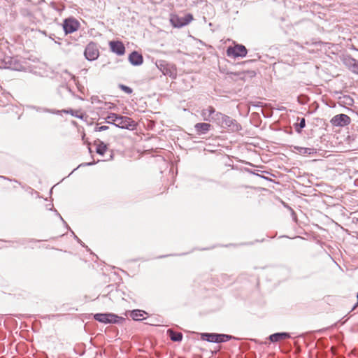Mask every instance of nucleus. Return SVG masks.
Instances as JSON below:
<instances>
[{"label":"nucleus","mask_w":358,"mask_h":358,"mask_svg":"<svg viewBox=\"0 0 358 358\" xmlns=\"http://www.w3.org/2000/svg\"><path fill=\"white\" fill-rule=\"evenodd\" d=\"M213 117V122L217 124L222 129H228L231 131H238L242 128L237 121L231 117L226 115L220 112Z\"/></svg>","instance_id":"nucleus-1"},{"label":"nucleus","mask_w":358,"mask_h":358,"mask_svg":"<svg viewBox=\"0 0 358 358\" xmlns=\"http://www.w3.org/2000/svg\"><path fill=\"white\" fill-rule=\"evenodd\" d=\"M93 318L103 324H122L125 322V318L118 316L114 313H96L93 315Z\"/></svg>","instance_id":"nucleus-2"},{"label":"nucleus","mask_w":358,"mask_h":358,"mask_svg":"<svg viewBox=\"0 0 358 358\" xmlns=\"http://www.w3.org/2000/svg\"><path fill=\"white\" fill-rule=\"evenodd\" d=\"M201 338L203 341L215 343H224L231 339H236L233 336L217 333H203L201 335Z\"/></svg>","instance_id":"nucleus-3"},{"label":"nucleus","mask_w":358,"mask_h":358,"mask_svg":"<svg viewBox=\"0 0 358 358\" xmlns=\"http://www.w3.org/2000/svg\"><path fill=\"white\" fill-rule=\"evenodd\" d=\"M0 68L21 71L23 66L17 58L5 56L0 61Z\"/></svg>","instance_id":"nucleus-4"},{"label":"nucleus","mask_w":358,"mask_h":358,"mask_svg":"<svg viewBox=\"0 0 358 358\" xmlns=\"http://www.w3.org/2000/svg\"><path fill=\"white\" fill-rule=\"evenodd\" d=\"M114 126L123 129L134 130L136 127V123L134 120L127 116H123L117 114Z\"/></svg>","instance_id":"nucleus-5"},{"label":"nucleus","mask_w":358,"mask_h":358,"mask_svg":"<svg viewBox=\"0 0 358 358\" xmlns=\"http://www.w3.org/2000/svg\"><path fill=\"white\" fill-rule=\"evenodd\" d=\"M193 20V16L190 13L185 15L183 17H179L178 15H173L171 18V23L173 27L176 28H180L187 25Z\"/></svg>","instance_id":"nucleus-6"},{"label":"nucleus","mask_w":358,"mask_h":358,"mask_svg":"<svg viewBox=\"0 0 358 358\" xmlns=\"http://www.w3.org/2000/svg\"><path fill=\"white\" fill-rule=\"evenodd\" d=\"M84 55L89 61L96 60L99 56V50L96 43L90 42L85 47Z\"/></svg>","instance_id":"nucleus-7"},{"label":"nucleus","mask_w":358,"mask_h":358,"mask_svg":"<svg viewBox=\"0 0 358 358\" xmlns=\"http://www.w3.org/2000/svg\"><path fill=\"white\" fill-rule=\"evenodd\" d=\"M63 29L65 34L75 32L80 27V22L73 17L66 18L63 22Z\"/></svg>","instance_id":"nucleus-8"},{"label":"nucleus","mask_w":358,"mask_h":358,"mask_svg":"<svg viewBox=\"0 0 358 358\" xmlns=\"http://www.w3.org/2000/svg\"><path fill=\"white\" fill-rule=\"evenodd\" d=\"M228 56L234 57H244L248 53L246 48L242 44H236L234 47H229L227 50Z\"/></svg>","instance_id":"nucleus-9"},{"label":"nucleus","mask_w":358,"mask_h":358,"mask_svg":"<svg viewBox=\"0 0 358 358\" xmlns=\"http://www.w3.org/2000/svg\"><path fill=\"white\" fill-rule=\"evenodd\" d=\"M342 62L350 71L358 75V60L350 55H344Z\"/></svg>","instance_id":"nucleus-10"},{"label":"nucleus","mask_w":358,"mask_h":358,"mask_svg":"<svg viewBox=\"0 0 358 358\" xmlns=\"http://www.w3.org/2000/svg\"><path fill=\"white\" fill-rule=\"evenodd\" d=\"M351 122L350 117L345 114H338L332 117L331 123L336 127H345Z\"/></svg>","instance_id":"nucleus-11"},{"label":"nucleus","mask_w":358,"mask_h":358,"mask_svg":"<svg viewBox=\"0 0 358 358\" xmlns=\"http://www.w3.org/2000/svg\"><path fill=\"white\" fill-rule=\"evenodd\" d=\"M109 46L111 51L119 56L125 53L124 45L120 41H111L109 42Z\"/></svg>","instance_id":"nucleus-12"},{"label":"nucleus","mask_w":358,"mask_h":358,"mask_svg":"<svg viewBox=\"0 0 358 358\" xmlns=\"http://www.w3.org/2000/svg\"><path fill=\"white\" fill-rule=\"evenodd\" d=\"M129 62L133 66H140L143 62L142 55L137 51L131 52L129 55Z\"/></svg>","instance_id":"nucleus-13"},{"label":"nucleus","mask_w":358,"mask_h":358,"mask_svg":"<svg viewBox=\"0 0 358 358\" xmlns=\"http://www.w3.org/2000/svg\"><path fill=\"white\" fill-rule=\"evenodd\" d=\"M211 127L210 124L206 122H199L194 125V129L198 135L207 134L210 130Z\"/></svg>","instance_id":"nucleus-14"},{"label":"nucleus","mask_w":358,"mask_h":358,"mask_svg":"<svg viewBox=\"0 0 358 358\" xmlns=\"http://www.w3.org/2000/svg\"><path fill=\"white\" fill-rule=\"evenodd\" d=\"M217 112L213 106H208L207 108L202 110L201 116L206 121H213V117L217 114Z\"/></svg>","instance_id":"nucleus-15"},{"label":"nucleus","mask_w":358,"mask_h":358,"mask_svg":"<svg viewBox=\"0 0 358 358\" xmlns=\"http://www.w3.org/2000/svg\"><path fill=\"white\" fill-rule=\"evenodd\" d=\"M290 338V334L287 332H278L268 336V339L272 343H276L281 340Z\"/></svg>","instance_id":"nucleus-16"},{"label":"nucleus","mask_w":358,"mask_h":358,"mask_svg":"<svg viewBox=\"0 0 358 358\" xmlns=\"http://www.w3.org/2000/svg\"><path fill=\"white\" fill-rule=\"evenodd\" d=\"M148 313L143 310L136 309L130 311L129 316L136 321H141L145 319V315H147Z\"/></svg>","instance_id":"nucleus-17"},{"label":"nucleus","mask_w":358,"mask_h":358,"mask_svg":"<svg viewBox=\"0 0 358 358\" xmlns=\"http://www.w3.org/2000/svg\"><path fill=\"white\" fill-rule=\"evenodd\" d=\"M167 334L170 339L174 342H180L182 340L183 336L180 332H177L171 329L167 330Z\"/></svg>","instance_id":"nucleus-18"},{"label":"nucleus","mask_w":358,"mask_h":358,"mask_svg":"<svg viewBox=\"0 0 358 358\" xmlns=\"http://www.w3.org/2000/svg\"><path fill=\"white\" fill-rule=\"evenodd\" d=\"M294 149L300 155H310L314 153H316V149L312 148H304V147H300V146H295Z\"/></svg>","instance_id":"nucleus-19"},{"label":"nucleus","mask_w":358,"mask_h":358,"mask_svg":"<svg viewBox=\"0 0 358 358\" xmlns=\"http://www.w3.org/2000/svg\"><path fill=\"white\" fill-rule=\"evenodd\" d=\"M107 149V145L103 141L99 140V143L97 144L96 148V152L98 155L103 156L106 152Z\"/></svg>","instance_id":"nucleus-20"},{"label":"nucleus","mask_w":358,"mask_h":358,"mask_svg":"<svg viewBox=\"0 0 358 358\" xmlns=\"http://www.w3.org/2000/svg\"><path fill=\"white\" fill-rule=\"evenodd\" d=\"M31 108L36 110L37 112L40 113H49L52 114L60 115V111L59 110L49 109L38 106H31Z\"/></svg>","instance_id":"nucleus-21"},{"label":"nucleus","mask_w":358,"mask_h":358,"mask_svg":"<svg viewBox=\"0 0 358 358\" xmlns=\"http://www.w3.org/2000/svg\"><path fill=\"white\" fill-rule=\"evenodd\" d=\"M299 122H296L294 124L296 132L300 134L302 129L306 127V119L304 117L298 118Z\"/></svg>","instance_id":"nucleus-22"},{"label":"nucleus","mask_w":358,"mask_h":358,"mask_svg":"<svg viewBox=\"0 0 358 358\" xmlns=\"http://www.w3.org/2000/svg\"><path fill=\"white\" fill-rule=\"evenodd\" d=\"M277 273L282 279H286L290 274V270L289 268L283 266L277 269Z\"/></svg>","instance_id":"nucleus-23"},{"label":"nucleus","mask_w":358,"mask_h":358,"mask_svg":"<svg viewBox=\"0 0 358 358\" xmlns=\"http://www.w3.org/2000/svg\"><path fill=\"white\" fill-rule=\"evenodd\" d=\"M117 113H111L106 117V122L108 124H113L114 126L116 119H117Z\"/></svg>","instance_id":"nucleus-24"},{"label":"nucleus","mask_w":358,"mask_h":358,"mask_svg":"<svg viewBox=\"0 0 358 358\" xmlns=\"http://www.w3.org/2000/svg\"><path fill=\"white\" fill-rule=\"evenodd\" d=\"M62 77L64 78V80H75L76 77L74 75L69 73L67 70H64L62 71Z\"/></svg>","instance_id":"nucleus-25"},{"label":"nucleus","mask_w":358,"mask_h":358,"mask_svg":"<svg viewBox=\"0 0 358 358\" xmlns=\"http://www.w3.org/2000/svg\"><path fill=\"white\" fill-rule=\"evenodd\" d=\"M297 99H298V102L302 105L306 104L309 100L308 97L303 94L299 95L298 96Z\"/></svg>","instance_id":"nucleus-26"},{"label":"nucleus","mask_w":358,"mask_h":358,"mask_svg":"<svg viewBox=\"0 0 358 358\" xmlns=\"http://www.w3.org/2000/svg\"><path fill=\"white\" fill-rule=\"evenodd\" d=\"M119 88H120L123 92L128 94H130L133 92V90L130 87L124 85L123 84H120Z\"/></svg>","instance_id":"nucleus-27"},{"label":"nucleus","mask_w":358,"mask_h":358,"mask_svg":"<svg viewBox=\"0 0 358 358\" xmlns=\"http://www.w3.org/2000/svg\"><path fill=\"white\" fill-rule=\"evenodd\" d=\"M249 104L250 106H252L254 108H262L264 106V103L261 101H250Z\"/></svg>","instance_id":"nucleus-28"},{"label":"nucleus","mask_w":358,"mask_h":358,"mask_svg":"<svg viewBox=\"0 0 358 358\" xmlns=\"http://www.w3.org/2000/svg\"><path fill=\"white\" fill-rule=\"evenodd\" d=\"M98 125L99 124H97L96 126L95 127L94 131H103L110 129L108 126L103 125L99 127Z\"/></svg>","instance_id":"nucleus-29"},{"label":"nucleus","mask_w":358,"mask_h":358,"mask_svg":"<svg viewBox=\"0 0 358 358\" xmlns=\"http://www.w3.org/2000/svg\"><path fill=\"white\" fill-rule=\"evenodd\" d=\"M59 110L60 111V114L64 113H66V114H71L73 116H76L78 117H80V116L75 115V111L72 109H68V110L63 109V110Z\"/></svg>","instance_id":"nucleus-30"},{"label":"nucleus","mask_w":358,"mask_h":358,"mask_svg":"<svg viewBox=\"0 0 358 358\" xmlns=\"http://www.w3.org/2000/svg\"><path fill=\"white\" fill-rule=\"evenodd\" d=\"M52 211L55 212V215L62 221V222L64 223V224L68 228L70 229L69 227L68 226L67 223L64 221V220L62 218V215L59 214V213L56 210V209H54L52 210Z\"/></svg>","instance_id":"nucleus-31"},{"label":"nucleus","mask_w":358,"mask_h":358,"mask_svg":"<svg viewBox=\"0 0 358 358\" xmlns=\"http://www.w3.org/2000/svg\"><path fill=\"white\" fill-rule=\"evenodd\" d=\"M52 211L55 212V215L62 221V222L64 223V224L68 228L70 229L69 227L68 226L67 223L64 221V220L62 218V215L59 214V213L56 210V209H54L52 210Z\"/></svg>","instance_id":"nucleus-32"},{"label":"nucleus","mask_w":358,"mask_h":358,"mask_svg":"<svg viewBox=\"0 0 358 358\" xmlns=\"http://www.w3.org/2000/svg\"><path fill=\"white\" fill-rule=\"evenodd\" d=\"M52 211L55 212V215L62 221V222L64 223V224L68 228L70 229L69 227L68 226L67 223L64 221V220L62 218V215L59 214V213L56 210V209H54L52 210Z\"/></svg>","instance_id":"nucleus-33"},{"label":"nucleus","mask_w":358,"mask_h":358,"mask_svg":"<svg viewBox=\"0 0 358 358\" xmlns=\"http://www.w3.org/2000/svg\"><path fill=\"white\" fill-rule=\"evenodd\" d=\"M344 99H345V103L348 105L351 106L354 103L353 99L351 98L350 96H344Z\"/></svg>","instance_id":"nucleus-34"},{"label":"nucleus","mask_w":358,"mask_h":358,"mask_svg":"<svg viewBox=\"0 0 358 358\" xmlns=\"http://www.w3.org/2000/svg\"><path fill=\"white\" fill-rule=\"evenodd\" d=\"M72 234L73 235L74 238L78 241V243H79L83 247L87 248L85 245V243L73 232H72Z\"/></svg>","instance_id":"nucleus-35"},{"label":"nucleus","mask_w":358,"mask_h":358,"mask_svg":"<svg viewBox=\"0 0 358 358\" xmlns=\"http://www.w3.org/2000/svg\"><path fill=\"white\" fill-rule=\"evenodd\" d=\"M96 162H88V163H84V164H80L76 169H75L72 173L76 171L78 168H79L80 166H92V165H94L95 164Z\"/></svg>","instance_id":"nucleus-36"},{"label":"nucleus","mask_w":358,"mask_h":358,"mask_svg":"<svg viewBox=\"0 0 358 358\" xmlns=\"http://www.w3.org/2000/svg\"><path fill=\"white\" fill-rule=\"evenodd\" d=\"M114 285H109L106 287V291L108 294H109L113 289Z\"/></svg>","instance_id":"nucleus-37"},{"label":"nucleus","mask_w":358,"mask_h":358,"mask_svg":"<svg viewBox=\"0 0 358 358\" xmlns=\"http://www.w3.org/2000/svg\"><path fill=\"white\" fill-rule=\"evenodd\" d=\"M324 300L326 302L329 303V302L332 301L333 297L331 296H327L324 297Z\"/></svg>","instance_id":"nucleus-38"},{"label":"nucleus","mask_w":358,"mask_h":358,"mask_svg":"<svg viewBox=\"0 0 358 358\" xmlns=\"http://www.w3.org/2000/svg\"><path fill=\"white\" fill-rule=\"evenodd\" d=\"M47 209H48L50 210H54L55 208H53V204L50 203V204L47 205Z\"/></svg>","instance_id":"nucleus-39"},{"label":"nucleus","mask_w":358,"mask_h":358,"mask_svg":"<svg viewBox=\"0 0 358 358\" xmlns=\"http://www.w3.org/2000/svg\"><path fill=\"white\" fill-rule=\"evenodd\" d=\"M357 303L353 306V308H352V310H353L357 307V306L358 305V292H357Z\"/></svg>","instance_id":"nucleus-40"},{"label":"nucleus","mask_w":358,"mask_h":358,"mask_svg":"<svg viewBox=\"0 0 358 358\" xmlns=\"http://www.w3.org/2000/svg\"><path fill=\"white\" fill-rule=\"evenodd\" d=\"M0 177H1V178H3V179L8 180V178H6V176H0Z\"/></svg>","instance_id":"nucleus-41"},{"label":"nucleus","mask_w":358,"mask_h":358,"mask_svg":"<svg viewBox=\"0 0 358 358\" xmlns=\"http://www.w3.org/2000/svg\"><path fill=\"white\" fill-rule=\"evenodd\" d=\"M261 112H262V113H264V111H263V110H262V109L261 110ZM263 115H264V116L265 117H267V116H266V115H265L264 114H263Z\"/></svg>","instance_id":"nucleus-42"},{"label":"nucleus","mask_w":358,"mask_h":358,"mask_svg":"<svg viewBox=\"0 0 358 358\" xmlns=\"http://www.w3.org/2000/svg\"><path fill=\"white\" fill-rule=\"evenodd\" d=\"M355 185H356L357 186H358V180H356V181H355Z\"/></svg>","instance_id":"nucleus-43"},{"label":"nucleus","mask_w":358,"mask_h":358,"mask_svg":"<svg viewBox=\"0 0 358 358\" xmlns=\"http://www.w3.org/2000/svg\"><path fill=\"white\" fill-rule=\"evenodd\" d=\"M167 256H168V255L161 256V257H160V258H162V257H167Z\"/></svg>","instance_id":"nucleus-44"}]
</instances>
